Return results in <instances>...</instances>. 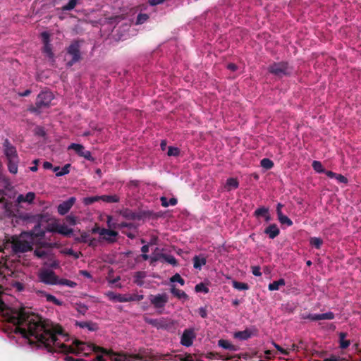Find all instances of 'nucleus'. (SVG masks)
Segmentation results:
<instances>
[{
    "label": "nucleus",
    "instance_id": "nucleus-1",
    "mask_svg": "<svg viewBox=\"0 0 361 361\" xmlns=\"http://www.w3.org/2000/svg\"><path fill=\"white\" fill-rule=\"evenodd\" d=\"M8 320L16 326L15 332L20 333L25 338L33 337L39 347L44 348L49 353L66 354L64 361H75V358L68 354H77L85 350L86 343L78 340L73 341L74 346L65 344L68 338L61 326L43 319L25 308L9 315Z\"/></svg>",
    "mask_w": 361,
    "mask_h": 361
},
{
    "label": "nucleus",
    "instance_id": "nucleus-2",
    "mask_svg": "<svg viewBox=\"0 0 361 361\" xmlns=\"http://www.w3.org/2000/svg\"><path fill=\"white\" fill-rule=\"evenodd\" d=\"M53 99L54 95L51 92L42 91L37 95L35 105L30 106L27 110L31 113L39 114L42 109L49 106Z\"/></svg>",
    "mask_w": 361,
    "mask_h": 361
},
{
    "label": "nucleus",
    "instance_id": "nucleus-3",
    "mask_svg": "<svg viewBox=\"0 0 361 361\" xmlns=\"http://www.w3.org/2000/svg\"><path fill=\"white\" fill-rule=\"evenodd\" d=\"M121 215L128 220H144L149 219L153 215V212L149 210L139 209L133 211L130 209H124L120 212Z\"/></svg>",
    "mask_w": 361,
    "mask_h": 361
},
{
    "label": "nucleus",
    "instance_id": "nucleus-4",
    "mask_svg": "<svg viewBox=\"0 0 361 361\" xmlns=\"http://www.w3.org/2000/svg\"><path fill=\"white\" fill-rule=\"evenodd\" d=\"M268 71L271 74L278 77H283L290 75L292 73V68L289 66L288 62L281 61L274 63L268 68Z\"/></svg>",
    "mask_w": 361,
    "mask_h": 361
},
{
    "label": "nucleus",
    "instance_id": "nucleus-5",
    "mask_svg": "<svg viewBox=\"0 0 361 361\" xmlns=\"http://www.w3.org/2000/svg\"><path fill=\"white\" fill-rule=\"evenodd\" d=\"M87 347H88L90 350L94 351V353H98L94 359L96 361H107V360L114 361L112 356L116 355V353H114L113 351L108 350L106 348L97 346L94 344L88 345Z\"/></svg>",
    "mask_w": 361,
    "mask_h": 361
},
{
    "label": "nucleus",
    "instance_id": "nucleus-6",
    "mask_svg": "<svg viewBox=\"0 0 361 361\" xmlns=\"http://www.w3.org/2000/svg\"><path fill=\"white\" fill-rule=\"evenodd\" d=\"M67 54L71 56V59L66 63L68 67H71L81 60L80 46L78 41L73 42L68 46Z\"/></svg>",
    "mask_w": 361,
    "mask_h": 361
},
{
    "label": "nucleus",
    "instance_id": "nucleus-7",
    "mask_svg": "<svg viewBox=\"0 0 361 361\" xmlns=\"http://www.w3.org/2000/svg\"><path fill=\"white\" fill-rule=\"evenodd\" d=\"M39 281L47 285H56L57 278L55 272L50 269H44L38 274Z\"/></svg>",
    "mask_w": 361,
    "mask_h": 361
},
{
    "label": "nucleus",
    "instance_id": "nucleus-8",
    "mask_svg": "<svg viewBox=\"0 0 361 361\" xmlns=\"http://www.w3.org/2000/svg\"><path fill=\"white\" fill-rule=\"evenodd\" d=\"M11 247L15 253H25L32 250V246L29 242L20 239H13Z\"/></svg>",
    "mask_w": 361,
    "mask_h": 361
},
{
    "label": "nucleus",
    "instance_id": "nucleus-9",
    "mask_svg": "<svg viewBox=\"0 0 361 361\" xmlns=\"http://www.w3.org/2000/svg\"><path fill=\"white\" fill-rule=\"evenodd\" d=\"M149 299L151 304L157 310L164 309L169 301V298L166 293L157 294L155 295H150Z\"/></svg>",
    "mask_w": 361,
    "mask_h": 361
},
{
    "label": "nucleus",
    "instance_id": "nucleus-10",
    "mask_svg": "<svg viewBox=\"0 0 361 361\" xmlns=\"http://www.w3.org/2000/svg\"><path fill=\"white\" fill-rule=\"evenodd\" d=\"M196 337V334L193 329H186L184 330L181 338L180 343L183 346L190 347L192 345L193 341Z\"/></svg>",
    "mask_w": 361,
    "mask_h": 361
},
{
    "label": "nucleus",
    "instance_id": "nucleus-11",
    "mask_svg": "<svg viewBox=\"0 0 361 361\" xmlns=\"http://www.w3.org/2000/svg\"><path fill=\"white\" fill-rule=\"evenodd\" d=\"M69 149H73L80 157H84L85 159L94 161V158L88 150H85V147L80 144L72 143L69 147Z\"/></svg>",
    "mask_w": 361,
    "mask_h": 361
},
{
    "label": "nucleus",
    "instance_id": "nucleus-12",
    "mask_svg": "<svg viewBox=\"0 0 361 361\" xmlns=\"http://www.w3.org/2000/svg\"><path fill=\"white\" fill-rule=\"evenodd\" d=\"M3 147L4 154L7 160L18 158V155L16 147L13 145H11V143L8 139H6L4 140L3 143Z\"/></svg>",
    "mask_w": 361,
    "mask_h": 361
},
{
    "label": "nucleus",
    "instance_id": "nucleus-13",
    "mask_svg": "<svg viewBox=\"0 0 361 361\" xmlns=\"http://www.w3.org/2000/svg\"><path fill=\"white\" fill-rule=\"evenodd\" d=\"M48 231L52 233L61 234L64 236H70L73 232L72 228H69L64 224H52L51 226L48 228Z\"/></svg>",
    "mask_w": 361,
    "mask_h": 361
},
{
    "label": "nucleus",
    "instance_id": "nucleus-14",
    "mask_svg": "<svg viewBox=\"0 0 361 361\" xmlns=\"http://www.w3.org/2000/svg\"><path fill=\"white\" fill-rule=\"evenodd\" d=\"M75 201L76 198L75 197H71L66 201H63L62 203L59 204L57 207L58 213L62 216L66 214L73 206Z\"/></svg>",
    "mask_w": 361,
    "mask_h": 361
},
{
    "label": "nucleus",
    "instance_id": "nucleus-15",
    "mask_svg": "<svg viewBox=\"0 0 361 361\" xmlns=\"http://www.w3.org/2000/svg\"><path fill=\"white\" fill-rule=\"evenodd\" d=\"M42 37L44 43L43 53L49 59H53L54 54L52 51L51 44L49 43V35L47 32H44L42 33Z\"/></svg>",
    "mask_w": 361,
    "mask_h": 361
},
{
    "label": "nucleus",
    "instance_id": "nucleus-16",
    "mask_svg": "<svg viewBox=\"0 0 361 361\" xmlns=\"http://www.w3.org/2000/svg\"><path fill=\"white\" fill-rule=\"evenodd\" d=\"M112 359H114V361H135L136 360H142V357L139 354L128 355L116 353V355L112 356Z\"/></svg>",
    "mask_w": 361,
    "mask_h": 361
},
{
    "label": "nucleus",
    "instance_id": "nucleus-17",
    "mask_svg": "<svg viewBox=\"0 0 361 361\" xmlns=\"http://www.w3.org/2000/svg\"><path fill=\"white\" fill-rule=\"evenodd\" d=\"M3 194V192H0V204L1 205V208L5 210L6 213L11 214L13 212V204L11 202L6 199Z\"/></svg>",
    "mask_w": 361,
    "mask_h": 361
},
{
    "label": "nucleus",
    "instance_id": "nucleus-18",
    "mask_svg": "<svg viewBox=\"0 0 361 361\" xmlns=\"http://www.w3.org/2000/svg\"><path fill=\"white\" fill-rule=\"evenodd\" d=\"M37 293L41 296L45 297L47 302H52L56 305L61 306L63 303L62 301L57 299L53 295L47 293L44 290H37Z\"/></svg>",
    "mask_w": 361,
    "mask_h": 361
},
{
    "label": "nucleus",
    "instance_id": "nucleus-19",
    "mask_svg": "<svg viewBox=\"0 0 361 361\" xmlns=\"http://www.w3.org/2000/svg\"><path fill=\"white\" fill-rule=\"evenodd\" d=\"M264 233L269 235L271 239L275 238L280 233V230L275 224H270L264 229Z\"/></svg>",
    "mask_w": 361,
    "mask_h": 361
},
{
    "label": "nucleus",
    "instance_id": "nucleus-20",
    "mask_svg": "<svg viewBox=\"0 0 361 361\" xmlns=\"http://www.w3.org/2000/svg\"><path fill=\"white\" fill-rule=\"evenodd\" d=\"M253 335V331L250 329H246L244 331H237L234 334V338L240 341H245L249 339Z\"/></svg>",
    "mask_w": 361,
    "mask_h": 361
},
{
    "label": "nucleus",
    "instance_id": "nucleus-21",
    "mask_svg": "<svg viewBox=\"0 0 361 361\" xmlns=\"http://www.w3.org/2000/svg\"><path fill=\"white\" fill-rule=\"evenodd\" d=\"M75 326L80 328H87L90 331H96L99 327L97 323L92 322H75Z\"/></svg>",
    "mask_w": 361,
    "mask_h": 361
},
{
    "label": "nucleus",
    "instance_id": "nucleus-22",
    "mask_svg": "<svg viewBox=\"0 0 361 361\" xmlns=\"http://www.w3.org/2000/svg\"><path fill=\"white\" fill-rule=\"evenodd\" d=\"M18 162H19V157L7 160L8 169L11 173L16 174L18 173Z\"/></svg>",
    "mask_w": 361,
    "mask_h": 361
},
{
    "label": "nucleus",
    "instance_id": "nucleus-23",
    "mask_svg": "<svg viewBox=\"0 0 361 361\" xmlns=\"http://www.w3.org/2000/svg\"><path fill=\"white\" fill-rule=\"evenodd\" d=\"M171 293L178 299L184 300L188 299V295L183 290L176 288L174 285L171 288Z\"/></svg>",
    "mask_w": 361,
    "mask_h": 361
},
{
    "label": "nucleus",
    "instance_id": "nucleus-24",
    "mask_svg": "<svg viewBox=\"0 0 361 361\" xmlns=\"http://www.w3.org/2000/svg\"><path fill=\"white\" fill-rule=\"evenodd\" d=\"M339 347L340 348L344 350L348 348L350 345V340H346L345 338L347 336V333L345 332H340L339 334Z\"/></svg>",
    "mask_w": 361,
    "mask_h": 361
},
{
    "label": "nucleus",
    "instance_id": "nucleus-25",
    "mask_svg": "<svg viewBox=\"0 0 361 361\" xmlns=\"http://www.w3.org/2000/svg\"><path fill=\"white\" fill-rule=\"evenodd\" d=\"M239 186V182L235 178H229L226 180L225 188L227 191H230L232 189H236Z\"/></svg>",
    "mask_w": 361,
    "mask_h": 361
},
{
    "label": "nucleus",
    "instance_id": "nucleus-26",
    "mask_svg": "<svg viewBox=\"0 0 361 361\" xmlns=\"http://www.w3.org/2000/svg\"><path fill=\"white\" fill-rule=\"evenodd\" d=\"M194 262V268L200 270L203 265H205L207 263V259L204 257H200L198 255H195L193 257Z\"/></svg>",
    "mask_w": 361,
    "mask_h": 361
},
{
    "label": "nucleus",
    "instance_id": "nucleus-27",
    "mask_svg": "<svg viewBox=\"0 0 361 361\" xmlns=\"http://www.w3.org/2000/svg\"><path fill=\"white\" fill-rule=\"evenodd\" d=\"M286 285V281L283 279H280L278 281H274L272 283L269 284L268 288L269 290H277L280 288L281 286H284Z\"/></svg>",
    "mask_w": 361,
    "mask_h": 361
},
{
    "label": "nucleus",
    "instance_id": "nucleus-28",
    "mask_svg": "<svg viewBox=\"0 0 361 361\" xmlns=\"http://www.w3.org/2000/svg\"><path fill=\"white\" fill-rule=\"evenodd\" d=\"M92 233H99L101 236L105 233H109L111 235H115V233L111 231V229H106L104 228H101L97 224H96L91 230Z\"/></svg>",
    "mask_w": 361,
    "mask_h": 361
},
{
    "label": "nucleus",
    "instance_id": "nucleus-29",
    "mask_svg": "<svg viewBox=\"0 0 361 361\" xmlns=\"http://www.w3.org/2000/svg\"><path fill=\"white\" fill-rule=\"evenodd\" d=\"M30 235L35 238H43L45 235V231L41 229L40 225L38 224L30 231Z\"/></svg>",
    "mask_w": 361,
    "mask_h": 361
},
{
    "label": "nucleus",
    "instance_id": "nucleus-30",
    "mask_svg": "<svg viewBox=\"0 0 361 361\" xmlns=\"http://www.w3.org/2000/svg\"><path fill=\"white\" fill-rule=\"evenodd\" d=\"M278 220L282 225L291 226L293 224V221L283 213L279 212Z\"/></svg>",
    "mask_w": 361,
    "mask_h": 361
},
{
    "label": "nucleus",
    "instance_id": "nucleus-31",
    "mask_svg": "<svg viewBox=\"0 0 361 361\" xmlns=\"http://www.w3.org/2000/svg\"><path fill=\"white\" fill-rule=\"evenodd\" d=\"M57 284L56 285H61V286H66L70 288H75L77 286V283L73 281L66 279H59L57 278Z\"/></svg>",
    "mask_w": 361,
    "mask_h": 361
},
{
    "label": "nucleus",
    "instance_id": "nucleus-32",
    "mask_svg": "<svg viewBox=\"0 0 361 361\" xmlns=\"http://www.w3.org/2000/svg\"><path fill=\"white\" fill-rule=\"evenodd\" d=\"M112 232L115 233V235H111L109 233H105L102 235V239L109 243H114L116 241V237L118 235V233L116 231L111 230Z\"/></svg>",
    "mask_w": 361,
    "mask_h": 361
},
{
    "label": "nucleus",
    "instance_id": "nucleus-33",
    "mask_svg": "<svg viewBox=\"0 0 361 361\" xmlns=\"http://www.w3.org/2000/svg\"><path fill=\"white\" fill-rule=\"evenodd\" d=\"M218 344L220 347L224 349L235 350V347L227 340L220 339L218 342Z\"/></svg>",
    "mask_w": 361,
    "mask_h": 361
},
{
    "label": "nucleus",
    "instance_id": "nucleus-34",
    "mask_svg": "<svg viewBox=\"0 0 361 361\" xmlns=\"http://www.w3.org/2000/svg\"><path fill=\"white\" fill-rule=\"evenodd\" d=\"M161 205L163 207H167L169 205L175 206L177 204L178 200L176 198H174V197H172L169 200H168V199L166 197H161Z\"/></svg>",
    "mask_w": 361,
    "mask_h": 361
},
{
    "label": "nucleus",
    "instance_id": "nucleus-35",
    "mask_svg": "<svg viewBox=\"0 0 361 361\" xmlns=\"http://www.w3.org/2000/svg\"><path fill=\"white\" fill-rule=\"evenodd\" d=\"M101 200L107 203H116L119 201V197L116 195H102Z\"/></svg>",
    "mask_w": 361,
    "mask_h": 361
},
{
    "label": "nucleus",
    "instance_id": "nucleus-36",
    "mask_svg": "<svg viewBox=\"0 0 361 361\" xmlns=\"http://www.w3.org/2000/svg\"><path fill=\"white\" fill-rule=\"evenodd\" d=\"M232 286L234 288L238 290H245L249 289V286L247 283L237 281H233L232 282Z\"/></svg>",
    "mask_w": 361,
    "mask_h": 361
},
{
    "label": "nucleus",
    "instance_id": "nucleus-37",
    "mask_svg": "<svg viewBox=\"0 0 361 361\" xmlns=\"http://www.w3.org/2000/svg\"><path fill=\"white\" fill-rule=\"evenodd\" d=\"M80 0H70L67 4L62 6L61 10L63 11H69L75 8L76 5L78 4Z\"/></svg>",
    "mask_w": 361,
    "mask_h": 361
},
{
    "label": "nucleus",
    "instance_id": "nucleus-38",
    "mask_svg": "<svg viewBox=\"0 0 361 361\" xmlns=\"http://www.w3.org/2000/svg\"><path fill=\"white\" fill-rule=\"evenodd\" d=\"M111 299L119 302H128V294H114Z\"/></svg>",
    "mask_w": 361,
    "mask_h": 361
},
{
    "label": "nucleus",
    "instance_id": "nucleus-39",
    "mask_svg": "<svg viewBox=\"0 0 361 361\" xmlns=\"http://www.w3.org/2000/svg\"><path fill=\"white\" fill-rule=\"evenodd\" d=\"M117 229L120 230H124V228L128 229H137V226L133 223H128V222H121L118 224V226H116Z\"/></svg>",
    "mask_w": 361,
    "mask_h": 361
},
{
    "label": "nucleus",
    "instance_id": "nucleus-40",
    "mask_svg": "<svg viewBox=\"0 0 361 361\" xmlns=\"http://www.w3.org/2000/svg\"><path fill=\"white\" fill-rule=\"evenodd\" d=\"M310 243L317 249H320L323 244V240L320 238L312 237L310 239Z\"/></svg>",
    "mask_w": 361,
    "mask_h": 361
},
{
    "label": "nucleus",
    "instance_id": "nucleus-41",
    "mask_svg": "<svg viewBox=\"0 0 361 361\" xmlns=\"http://www.w3.org/2000/svg\"><path fill=\"white\" fill-rule=\"evenodd\" d=\"M99 200H101V196H92V197H87L83 199L82 202L85 205H90Z\"/></svg>",
    "mask_w": 361,
    "mask_h": 361
},
{
    "label": "nucleus",
    "instance_id": "nucleus-42",
    "mask_svg": "<svg viewBox=\"0 0 361 361\" xmlns=\"http://www.w3.org/2000/svg\"><path fill=\"white\" fill-rule=\"evenodd\" d=\"M260 164L266 169H271L274 166V162L268 158L262 159L260 161Z\"/></svg>",
    "mask_w": 361,
    "mask_h": 361
},
{
    "label": "nucleus",
    "instance_id": "nucleus-43",
    "mask_svg": "<svg viewBox=\"0 0 361 361\" xmlns=\"http://www.w3.org/2000/svg\"><path fill=\"white\" fill-rule=\"evenodd\" d=\"M268 212H269V208L262 207L257 209L255 211L254 216H256L257 218L260 217V216L264 217V215L267 214V213H268Z\"/></svg>",
    "mask_w": 361,
    "mask_h": 361
},
{
    "label": "nucleus",
    "instance_id": "nucleus-44",
    "mask_svg": "<svg viewBox=\"0 0 361 361\" xmlns=\"http://www.w3.org/2000/svg\"><path fill=\"white\" fill-rule=\"evenodd\" d=\"M163 262H166L174 267L178 265V262L176 259L173 255H171L165 254V257L163 259Z\"/></svg>",
    "mask_w": 361,
    "mask_h": 361
},
{
    "label": "nucleus",
    "instance_id": "nucleus-45",
    "mask_svg": "<svg viewBox=\"0 0 361 361\" xmlns=\"http://www.w3.org/2000/svg\"><path fill=\"white\" fill-rule=\"evenodd\" d=\"M312 166L317 173H324L325 171L322 163L319 161H314L312 164Z\"/></svg>",
    "mask_w": 361,
    "mask_h": 361
},
{
    "label": "nucleus",
    "instance_id": "nucleus-46",
    "mask_svg": "<svg viewBox=\"0 0 361 361\" xmlns=\"http://www.w3.org/2000/svg\"><path fill=\"white\" fill-rule=\"evenodd\" d=\"M149 19V16L146 13H139L137 16L136 24L140 25L145 23Z\"/></svg>",
    "mask_w": 361,
    "mask_h": 361
},
{
    "label": "nucleus",
    "instance_id": "nucleus-47",
    "mask_svg": "<svg viewBox=\"0 0 361 361\" xmlns=\"http://www.w3.org/2000/svg\"><path fill=\"white\" fill-rule=\"evenodd\" d=\"M34 255L39 259H44L47 256V252L41 248H37L34 251Z\"/></svg>",
    "mask_w": 361,
    "mask_h": 361
},
{
    "label": "nucleus",
    "instance_id": "nucleus-48",
    "mask_svg": "<svg viewBox=\"0 0 361 361\" xmlns=\"http://www.w3.org/2000/svg\"><path fill=\"white\" fill-rule=\"evenodd\" d=\"M195 290L197 293H200V292H202L204 293H209V288L203 283H200L197 284L195 287Z\"/></svg>",
    "mask_w": 361,
    "mask_h": 361
},
{
    "label": "nucleus",
    "instance_id": "nucleus-49",
    "mask_svg": "<svg viewBox=\"0 0 361 361\" xmlns=\"http://www.w3.org/2000/svg\"><path fill=\"white\" fill-rule=\"evenodd\" d=\"M170 281L171 282H178L179 283L181 286H183L185 284V281L184 279L180 276V275L179 274H174L171 279H170Z\"/></svg>",
    "mask_w": 361,
    "mask_h": 361
},
{
    "label": "nucleus",
    "instance_id": "nucleus-50",
    "mask_svg": "<svg viewBox=\"0 0 361 361\" xmlns=\"http://www.w3.org/2000/svg\"><path fill=\"white\" fill-rule=\"evenodd\" d=\"M71 167V164H66L63 167H62L61 169V170L56 173V176H64L66 174H68L69 172H70V169Z\"/></svg>",
    "mask_w": 361,
    "mask_h": 361
},
{
    "label": "nucleus",
    "instance_id": "nucleus-51",
    "mask_svg": "<svg viewBox=\"0 0 361 361\" xmlns=\"http://www.w3.org/2000/svg\"><path fill=\"white\" fill-rule=\"evenodd\" d=\"M180 154V149L178 147L170 146L168 148L167 154L168 156L176 157Z\"/></svg>",
    "mask_w": 361,
    "mask_h": 361
},
{
    "label": "nucleus",
    "instance_id": "nucleus-52",
    "mask_svg": "<svg viewBox=\"0 0 361 361\" xmlns=\"http://www.w3.org/2000/svg\"><path fill=\"white\" fill-rule=\"evenodd\" d=\"M165 257V253H157L150 258V263L153 264L157 261L163 262V259Z\"/></svg>",
    "mask_w": 361,
    "mask_h": 361
},
{
    "label": "nucleus",
    "instance_id": "nucleus-53",
    "mask_svg": "<svg viewBox=\"0 0 361 361\" xmlns=\"http://www.w3.org/2000/svg\"><path fill=\"white\" fill-rule=\"evenodd\" d=\"M89 234L86 232H82L80 235V237H78L76 238L75 240V241L78 242V243H87V240H88V238H89Z\"/></svg>",
    "mask_w": 361,
    "mask_h": 361
},
{
    "label": "nucleus",
    "instance_id": "nucleus-54",
    "mask_svg": "<svg viewBox=\"0 0 361 361\" xmlns=\"http://www.w3.org/2000/svg\"><path fill=\"white\" fill-rule=\"evenodd\" d=\"M144 295H139V294H128V302L130 301H140L143 300Z\"/></svg>",
    "mask_w": 361,
    "mask_h": 361
},
{
    "label": "nucleus",
    "instance_id": "nucleus-55",
    "mask_svg": "<svg viewBox=\"0 0 361 361\" xmlns=\"http://www.w3.org/2000/svg\"><path fill=\"white\" fill-rule=\"evenodd\" d=\"M144 321L147 324H150V325L153 326L154 327L157 328V326H158L159 319H152V318H149L148 317L145 316L144 317Z\"/></svg>",
    "mask_w": 361,
    "mask_h": 361
},
{
    "label": "nucleus",
    "instance_id": "nucleus-56",
    "mask_svg": "<svg viewBox=\"0 0 361 361\" xmlns=\"http://www.w3.org/2000/svg\"><path fill=\"white\" fill-rule=\"evenodd\" d=\"M334 314L332 312L320 314L321 320H331L334 319Z\"/></svg>",
    "mask_w": 361,
    "mask_h": 361
},
{
    "label": "nucleus",
    "instance_id": "nucleus-57",
    "mask_svg": "<svg viewBox=\"0 0 361 361\" xmlns=\"http://www.w3.org/2000/svg\"><path fill=\"white\" fill-rule=\"evenodd\" d=\"M169 325L167 324V322L165 319L162 318V319H159V321H158V326L157 327V329H166L168 328Z\"/></svg>",
    "mask_w": 361,
    "mask_h": 361
},
{
    "label": "nucleus",
    "instance_id": "nucleus-58",
    "mask_svg": "<svg viewBox=\"0 0 361 361\" xmlns=\"http://www.w3.org/2000/svg\"><path fill=\"white\" fill-rule=\"evenodd\" d=\"M274 346L275 348L279 351L282 355H288L290 353V350L288 349H284L282 347H281L279 345L276 344V343H273Z\"/></svg>",
    "mask_w": 361,
    "mask_h": 361
},
{
    "label": "nucleus",
    "instance_id": "nucleus-59",
    "mask_svg": "<svg viewBox=\"0 0 361 361\" xmlns=\"http://www.w3.org/2000/svg\"><path fill=\"white\" fill-rule=\"evenodd\" d=\"M304 319H307L311 321H319L321 320L320 314H308L304 317Z\"/></svg>",
    "mask_w": 361,
    "mask_h": 361
},
{
    "label": "nucleus",
    "instance_id": "nucleus-60",
    "mask_svg": "<svg viewBox=\"0 0 361 361\" xmlns=\"http://www.w3.org/2000/svg\"><path fill=\"white\" fill-rule=\"evenodd\" d=\"M65 253L70 256H73L75 259H78L80 255H82L81 252H75L73 249H68Z\"/></svg>",
    "mask_w": 361,
    "mask_h": 361
},
{
    "label": "nucleus",
    "instance_id": "nucleus-61",
    "mask_svg": "<svg viewBox=\"0 0 361 361\" xmlns=\"http://www.w3.org/2000/svg\"><path fill=\"white\" fill-rule=\"evenodd\" d=\"M35 197V194L32 192H29L25 195V202L32 203Z\"/></svg>",
    "mask_w": 361,
    "mask_h": 361
},
{
    "label": "nucleus",
    "instance_id": "nucleus-62",
    "mask_svg": "<svg viewBox=\"0 0 361 361\" xmlns=\"http://www.w3.org/2000/svg\"><path fill=\"white\" fill-rule=\"evenodd\" d=\"M111 220H112V216H108L107 221H106L108 227L109 228V229H111V228L117 229L116 226H118V223H112Z\"/></svg>",
    "mask_w": 361,
    "mask_h": 361
},
{
    "label": "nucleus",
    "instance_id": "nucleus-63",
    "mask_svg": "<svg viewBox=\"0 0 361 361\" xmlns=\"http://www.w3.org/2000/svg\"><path fill=\"white\" fill-rule=\"evenodd\" d=\"M66 221L69 224L74 226L77 223L76 217L73 215H68L66 217Z\"/></svg>",
    "mask_w": 361,
    "mask_h": 361
},
{
    "label": "nucleus",
    "instance_id": "nucleus-64",
    "mask_svg": "<svg viewBox=\"0 0 361 361\" xmlns=\"http://www.w3.org/2000/svg\"><path fill=\"white\" fill-rule=\"evenodd\" d=\"M340 357L336 356L335 355H331L329 357L324 358L322 361H343Z\"/></svg>",
    "mask_w": 361,
    "mask_h": 361
}]
</instances>
